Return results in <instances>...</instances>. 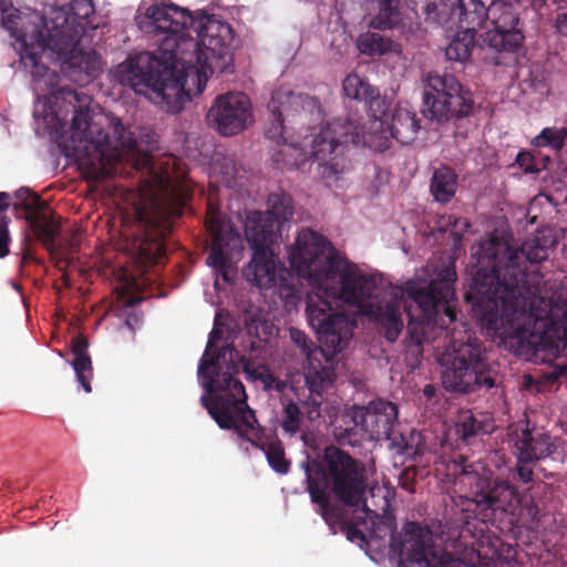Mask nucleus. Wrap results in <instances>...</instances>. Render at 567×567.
<instances>
[{"label": "nucleus", "mask_w": 567, "mask_h": 567, "mask_svg": "<svg viewBox=\"0 0 567 567\" xmlns=\"http://www.w3.org/2000/svg\"><path fill=\"white\" fill-rule=\"evenodd\" d=\"M384 124V122L382 121ZM375 133L367 134L363 126L348 117H337L328 121L321 127V178L338 181L340 175L349 168L346 152L349 145H363L375 150L389 147L388 137L383 135L384 126L375 128ZM386 131L401 144L413 142L420 131V120L416 113L408 105L399 104L386 124Z\"/></svg>", "instance_id": "423d86ee"}, {"label": "nucleus", "mask_w": 567, "mask_h": 567, "mask_svg": "<svg viewBox=\"0 0 567 567\" xmlns=\"http://www.w3.org/2000/svg\"><path fill=\"white\" fill-rule=\"evenodd\" d=\"M301 411L297 403L289 402L282 413L281 426L285 432L296 434L300 429Z\"/></svg>", "instance_id": "37998d69"}, {"label": "nucleus", "mask_w": 567, "mask_h": 567, "mask_svg": "<svg viewBox=\"0 0 567 567\" xmlns=\"http://www.w3.org/2000/svg\"><path fill=\"white\" fill-rule=\"evenodd\" d=\"M94 12L95 8L92 0H73L70 3V13L56 17L52 28H63L66 24L81 25L84 32L86 24H91L89 19Z\"/></svg>", "instance_id": "473e14b6"}, {"label": "nucleus", "mask_w": 567, "mask_h": 567, "mask_svg": "<svg viewBox=\"0 0 567 567\" xmlns=\"http://www.w3.org/2000/svg\"><path fill=\"white\" fill-rule=\"evenodd\" d=\"M457 189V175L447 166H441L433 173L430 190L436 202L449 203Z\"/></svg>", "instance_id": "7c9ffc66"}, {"label": "nucleus", "mask_w": 567, "mask_h": 567, "mask_svg": "<svg viewBox=\"0 0 567 567\" xmlns=\"http://www.w3.org/2000/svg\"><path fill=\"white\" fill-rule=\"evenodd\" d=\"M208 390L214 393L210 402L206 396L200 401L208 414L223 430H234L236 434L252 446L261 450L269 466L278 474H287L290 461L286 458L282 442L279 439L264 442V429L260 426L255 411L247 403V394L240 380L227 377L221 381H210Z\"/></svg>", "instance_id": "0eeeda50"}, {"label": "nucleus", "mask_w": 567, "mask_h": 567, "mask_svg": "<svg viewBox=\"0 0 567 567\" xmlns=\"http://www.w3.org/2000/svg\"><path fill=\"white\" fill-rule=\"evenodd\" d=\"M244 372L252 380L260 381L267 391H284L285 383L275 377L265 364H257L251 357L241 355L239 359Z\"/></svg>", "instance_id": "72a5a7b5"}, {"label": "nucleus", "mask_w": 567, "mask_h": 567, "mask_svg": "<svg viewBox=\"0 0 567 567\" xmlns=\"http://www.w3.org/2000/svg\"><path fill=\"white\" fill-rule=\"evenodd\" d=\"M402 547L408 560L404 567H518L507 557L496 553L488 556L475 548H465L455 559L435 546L433 533L420 524L408 525Z\"/></svg>", "instance_id": "9b49d317"}, {"label": "nucleus", "mask_w": 567, "mask_h": 567, "mask_svg": "<svg viewBox=\"0 0 567 567\" xmlns=\"http://www.w3.org/2000/svg\"><path fill=\"white\" fill-rule=\"evenodd\" d=\"M82 35L81 25L51 28L45 37L38 32L37 42L18 41L16 50L32 76L34 115L60 134V146L66 156L74 157L85 179L102 182L115 174L116 164L134 155L136 141L125 137L120 118L107 120L106 130L92 121V97L71 86L59 87V73L41 62L42 53L49 49L62 60L69 76H95L101 69L100 56L94 50L79 48Z\"/></svg>", "instance_id": "f257e3e1"}, {"label": "nucleus", "mask_w": 567, "mask_h": 567, "mask_svg": "<svg viewBox=\"0 0 567 567\" xmlns=\"http://www.w3.org/2000/svg\"><path fill=\"white\" fill-rule=\"evenodd\" d=\"M251 261L248 266L255 285L259 288H270L277 278V261L270 247H254Z\"/></svg>", "instance_id": "cd10ccee"}, {"label": "nucleus", "mask_w": 567, "mask_h": 567, "mask_svg": "<svg viewBox=\"0 0 567 567\" xmlns=\"http://www.w3.org/2000/svg\"><path fill=\"white\" fill-rule=\"evenodd\" d=\"M320 312H321V317H322L323 312H324L323 308L320 309Z\"/></svg>", "instance_id": "6e6d98bb"}, {"label": "nucleus", "mask_w": 567, "mask_h": 567, "mask_svg": "<svg viewBox=\"0 0 567 567\" xmlns=\"http://www.w3.org/2000/svg\"><path fill=\"white\" fill-rule=\"evenodd\" d=\"M290 340L301 350L305 354L306 360L303 362V374L306 384L309 388L311 394H319V369L316 364L315 353L317 348L310 338L301 330L297 328H290L289 330Z\"/></svg>", "instance_id": "c85d7f7f"}, {"label": "nucleus", "mask_w": 567, "mask_h": 567, "mask_svg": "<svg viewBox=\"0 0 567 567\" xmlns=\"http://www.w3.org/2000/svg\"><path fill=\"white\" fill-rule=\"evenodd\" d=\"M177 159L165 156L154 159L150 155L143 158V168L153 177L159 192L148 197L142 196L134 205L133 249L143 264H158L165 256V238L171 234L176 218L183 215L188 200L189 189L174 183Z\"/></svg>", "instance_id": "39448f33"}, {"label": "nucleus", "mask_w": 567, "mask_h": 567, "mask_svg": "<svg viewBox=\"0 0 567 567\" xmlns=\"http://www.w3.org/2000/svg\"><path fill=\"white\" fill-rule=\"evenodd\" d=\"M321 481L346 504L357 506L367 487L364 466L334 446L324 449Z\"/></svg>", "instance_id": "ddd939ff"}, {"label": "nucleus", "mask_w": 567, "mask_h": 567, "mask_svg": "<svg viewBox=\"0 0 567 567\" xmlns=\"http://www.w3.org/2000/svg\"><path fill=\"white\" fill-rule=\"evenodd\" d=\"M87 349L89 341L85 336L79 334L72 339L71 350L74 355L72 367L79 383L86 393H90L92 391L91 378L93 375V367Z\"/></svg>", "instance_id": "c756f323"}, {"label": "nucleus", "mask_w": 567, "mask_h": 567, "mask_svg": "<svg viewBox=\"0 0 567 567\" xmlns=\"http://www.w3.org/2000/svg\"><path fill=\"white\" fill-rule=\"evenodd\" d=\"M398 419L395 404L384 400L370 402L367 406H358L352 411L351 422L360 427L369 440L391 439Z\"/></svg>", "instance_id": "aec40b11"}, {"label": "nucleus", "mask_w": 567, "mask_h": 567, "mask_svg": "<svg viewBox=\"0 0 567 567\" xmlns=\"http://www.w3.org/2000/svg\"><path fill=\"white\" fill-rule=\"evenodd\" d=\"M247 334L252 338L247 346L250 353L259 352L264 349L265 343L271 336L274 324L258 317H249L245 321Z\"/></svg>", "instance_id": "e433bc0d"}, {"label": "nucleus", "mask_w": 567, "mask_h": 567, "mask_svg": "<svg viewBox=\"0 0 567 567\" xmlns=\"http://www.w3.org/2000/svg\"><path fill=\"white\" fill-rule=\"evenodd\" d=\"M268 209L265 212L278 221V226L293 216V203L289 194L282 189L270 193L267 199Z\"/></svg>", "instance_id": "4c0bfd02"}, {"label": "nucleus", "mask_w": 567, "mask_h": 567, "mask_svg": "<svg viewBox=\"0 0 567 567\" xmlns=\"http://www.w3.org/2000/svg\"><path fill=\"white\" fill-rule=\"evenodd\" d=\"M320 502H321V517L326 520V523L330 524L331 516L327 509L328 501L322 491H321Z\"/></svg>", "instance_id": "09e8293b"}, {"label": "nucleus", "mask_w": 567, "mask_h": 567, "mask_svg": "<svg viewBox=\"0 0 567 567\" xmlns=\"http://www.w3.org/2000/svg\"><path fill=\"white\" fill-rule=\"evenodd\" d=\"M320 302H321V305L323 303V299L322 298L320 299ZM324 305H327L329 307V309H331L330 305H328L327 302H324Z\"/></svg>", "instance_id": "5fc2aeb1"}, {"label": "nucleus", "mask_w": 567, "mask_h": 567, "mask_svg": "<svg viewBox=\"0 0 567 567\" xmlns=\"http://www.w3.org/2000/svg\"><path fill=\"white\" fill-rule=\"evenodd\" d=\"M223 334V330L217 327V322L215 321V326L209 333L205 353L198 365V375L204 380L203 385L208 393V395H205L207 402H210L215 393L208 390L207 384L210 381H221L227 377L231 378L233 380H238L237 378H234L229 372H223L220 364V361L225 360L227 354H229L230 360L233 359V352L235 351V348L231 344H226L214 351L216 343L221 340Z\"/></svg>", "instance_id": "5701e85b"}, {"label": "nucleus", "mask_w": 567, "mask_h": 567, "mask_svg": "<svg viewBox=\"0 0 567 567\" xmlns=\"http://www.w3.org/2000/svg\"><path fill=\"white\" fill-rule=\"evenodd\" d=\"M400 0H378L379 11L371 19L370 27L378 30L391 29L399 21Z\"/></svg>", "instance_id": "58836bf2"}, {"label": "nucleus", "mask_w": 567, "mask_h": 567, "mask_svg": "<svg viewBox=\"0 0 567 567\" xmlns=\"http://www.w3.org/2000/svg\"><path fill=\"white\" fill-rule=\"evenodd\" d=\"M400 484L403 488H405L406 491H412V487H411V484L408 482V472H404L401 476H400Z\"/></svg>", "instance_id": "8fccbe9b"}, {"label": "nucleus", "mask_w": 567, "mask_h": 567, "mask_svg": "<svg viewBox=\"0 0 567 567\" xmlns=\"http://www.w3.org/2000/svg\"><path fill=\"white\" fill-rule=\"evenodd\" d=\"M11 241L8 221L0 218V258L9 255V244Z\"/></svg>", "instance_id": "c03bdc74"}, {"label": "nucleus", "mask_w": 567, "mask_h": 567, "mask_svg": "<svg viewBox=\"0 0 567 567\" xmlns=\"http://www.w3.org/2000/svg\"><path fill=\"white\" fill-rule=\"evenodd\" d=\"M470 481H475L473 502L481 512H507L517 501V491L506 481L489 482L477 474L464 472Z\"/></svg>", "instance_id": "412c9836"}, {"label": "nucleus", "mask_w": 567, "mask_h": 567, "mask_svg": "<svg viewBox=\"0 0 567 567\" xmlns=\"http://www.w3.org/2000/svg\"><path fill=\"white\" fill-rule=\"evenodd\" d=\"M475 271L466 300L473 316L505 344L520 354L537 344L534 327L544 323V339L557 349L567 347V286L551 292L538 271L528 272L526 262L548 257V245L538 236L527 238L518 249L493 237L475 251Z\"/></svg>", "instance_id": "f03ea898"}, {"label": "nucleus", "mask_w": 567, "mask_h": 567, "mask_svg": "<svg viewBox=\"0 0 567 567\" xmlns=\"http://www.w3.org/2000/svg\"><path fill=\"white\" fill-rule=\"evenodd\" d=\"M138 28L157 38V51L118 64V80L135 91L151 89L167 112H179L186 99L202 94L209 75L235 70L233 29L213 16L195 17L173 4H152Z\"/></svg>", "instance_id": "7ed1b4c3"}, {"label": "nucleus", "mask_w": 567, "mask_h": 567, "mask_svg": "<svg viewBox=\"0 0 567 567\" xmlns=\"http://www.w3.org/2000/svg\"><path fill=\"white\" fill-rule=\"evenodd\" d=\"M455 427L457 436L465 442L477 434H487L493 431V424L488 416L481 415L478 419L471 410L460 412Z\"/></svg>", "instance_id": "2f4dec72"}, {"label": "nucleus", "mask_w": 567, "mask_h": 567, "mask_svg": "<svg viewBox=\"0 0 567 567\" xmlns=\"http://www.w3.org/2000/svg\"><path fill=\"white\" fill-rule=\"evenodd\" d=\"M354 321L344 312L337 311L321 318V355L329 365H321V389L323 384H332L336 379L339 361L334 357L342 351L352 337Z\"/></svg>", "instance_id": "a211bd4d"}, {"label": "nucleus", "mask_w": 567, "mask_h": 567, "mask_svg": "<svg viewBox=\"0 0 567 567\" xmlns=\"http://www.w3.org/2000/svg\"><path fill=\"white\" fill-rule=\"evenodd\" d=\"M333 411V415L331 414L330 411L327 412L329 417L331 419V433L333 434L338 442L342 444H351L352 429L343 426V424L348 423V414H346L341 409L334 408Z\"/></svg>", "instance_id": "79ce46f5"}, {"label": "nucleus", "mask_w": 567, "mask_h": 567, "mask_svg": "<svg viewBox=\"0 0 567 567\" xmlns=\"http://www.w3.org/2000/svg\"><path fill=\"white\" fill-rule=\"evenodd\" d=\"M392 40L375 32H367L358 39V48L363 54L382 55L392 50Z\"/></svg>", "instance_id": "ea45409f"}, {"label": "nucleus", "mask_w": 567, "mask_h": 567, "mask_svg": "<svg viewBox=\"0 0 567 567\" xmlns=\"http://www.w3.org/2000/svg\"><path fill=\"white\" fill-rule=\"evenodd\" d=\"M288 259L290 269L298 278L305 279L311 286L308 295L307 310L310 324L319 340V307L315 303L313 297L319 298V234L309 228L301 229L289 248Z\"/></svg>", "instance_id": "4468645a"}, {"label": "nucleus", "mask_w": 567, "mask_h": 567, "mask_svg": "<svg viewBox=\"0 0 567 567\" xmlns=\"http://www.w3.org/2000/svg\"><path fill=\"white\" fill-rule=\"evenodd\" d=\"M456 272L444 268L429 284L416 277L404 288L383 282L375 275H363L343 252L321 236V290L327 297L341 301L358 313L378 321L388 341L399 338L403 321L400 307L405 296L409 316L406 352L414 361L423 354V341L434 328L446 329L456 320L452 301Z\"/></svg>", "instance_id": "20e7f679"}, {"label": "nucleus", "mask_w": 567, "mask_h": 567, "mask_svg": "<svg viewBox=\"0 0 567 567\" xmlns=\"http://www.w3.org/2000/svg\"><path fill=\"white\" fill-rule=\"evenodd\" d=\"M487 8L482 0H457L451 9L450 20L460 30L476 32L486 23Z\"/></svg>", "instance_id": "bb28decb"}, {"label": "nucleus", "mask_w": 567, "mask_h": 567, "mask_svg": "<svg viewBox=\"0 0 567 567\" xmlns=\"http://www.w3.org/2000/svg\"><path fill=\"white\" fill-rule=\"evenodd\" d=\"M566 370H567V369H565V368H560V369H559V372H558V371H557V369H555V370L553 371V373H551V374H553V378H554V379H557L559 375L565 374V373H566Z\"/></svg>", "instance_id": "603ef678"}, {"label": "nucleus", "mask_w": 567, "mask_h": 567, "mask_svg": "<svg viewBox=\"0 0 567 567\" xmlns=\"http://www.w3.org/2000/svg\"><path fill=\"white\" fill-rule=\"evenodd\" d=\"M524 0H494L487 7L486 23L491 30L483 35V42L495 51H514L523 40Z\"/></svg>", "instance_id": "2eb2a0df"}, {"label": "nucleus", "mask_w": 567, "mask_h": 567, "mask_svg": "<svg viewBox=\"0 0 567 567\" xmlns=\"http://www.w3.org/2000/svg\"><path fill=\"white\" fill-rule=\"evenodd\" d=\"M475 33L467 30H460L445 49V56L450 61L465 62L470 59L474 48Z\"/></svg>", "instance_id": "c9c22d12"}, {"label": "nucleus", "mask_w": 567, "mask_h": 567, "mask_svg": "<svg viewBox=\"0 0 567 567\" xmlns=\"http://www.w3.org/2000/svg\"><path fill=\"white\" fill-rule=\"evenodd\" d=\"M423 393H424L425 396L432 398L435 394V389H434L433 385H430V384L425 385L424 390H423Z\"/></svg>", "instance_id": "3c124183"}, {"label": "nucleus", "mask_w": 567, "mask_h": 567, "mask_svg": "<svg viewBox=\"0 0 567 567\" xmlns=\"http://www.w3.org/2000/svg\"><path fill=\"white\" fill-rule=\"evenodd\" d=\"M19 203L14 204L17 215L24 218L35 237L44 245H52L59 233V224L53 218L49 205L35 193L27 188L17 192Z\"/></svg>", "instance_id": "6ab92c4d"}, {"label": "nucleus", "mask_w": 567, "mask_h": 567, "mask_svg": "<svg viewBox=\"0 0 567 567\" xmlns=\"http://www.w3.org/2000/svg\"><path fill=\"white\" fill-rule=\"evenodd\" d=\"M390 449L394 451L398 455L404 456L406 458H414L423 447L422 435L420 432L415 430H410L409 433H400L391 435Z\"/></svg>", "instance_id": "f704fd0d"}, {"label": "nucleus", "mask_w": 567, "mask_h": 567, "mask_svg": "<svg viewBox=\"0 0 567 567\" xmlns=\"http://www.w3.org/2000/svg\"><path fill=\"white\" fill-rule=\"evenodd\" d=\"M343 92L352 100L364 102L373 117L375 128L383 127L382 117L386 112V102L377 87L355 73L348 74L343 80Z\"/></svg>", "instance_id": "b1692460"}, {"label": "nucleus", "mask_w": 567, "mask_h": 567, "mask_svg": "<svg viewBox=\"0 0 567 567\" xmlns=\"http://www.w3.org/2000/svg\"><path fill=\"white\" fill-rule=\"evenodd\" d=\"M9 200H10L9 194L1 192L0 193V218H2L3 220H7L8 223H9V218L6 216L4 213L10 206Z\"/></svg>", "instance_id": "de8ad7c7"}, {"label": "nucleus", "mask_w": 567, "mask_h": 567, "mask_svg": "<svg viewBox=\"0 0 567 567\" xmlns=\"http://www.w3.org/2000/svg\"><path fill=\"white\" fill-rule=\"evenodd\" d=\"M301 439L305 445V460L300 462V467L305 471L311 502L319 505V442L315 432H305Z\"/></svg>", "instance_id": "a878e982"}, {"label": "nucleus", "mask_w": 567, "mask_h": 567, "mask_svg": "<svg viewBox=\"0 0 567 567\" xmlns=\"http://www.w3.org/2000/svg\"><path fill=\"white\" fill-rule=\"evenodd\" d=\"M460 333V338L453 333L449 346L437 358L443 389L458 394L492 389L495 379L491 374L484 344L466 331Z\"/></svg>", "instance_id": "1a4fd4ad"}, {"label": "nucleus", "mask_w": 567, "mask_h": 567, "mask_svg": "<svg viewBox=\"0 0 567 567\" xmlns=\"http://www.w3.org/2000/svg\"><path fill=\"white\" fill-rule=\"evenodd\" d=\"M362 502L363 507L354 511L351 520H342L340 523L341 532L346 537L357 544L360 548L367 549L370 546L381 548L384 546L386 538L394 553L401 557L400 567H404L408 563L406 555L402 551V543L405 540L406 527L410 523L405 524L400 539L394 537V524L391 517L381 516V513H386L390 507L388 498V491L382 486L373 485L367 491L359 501ZM411 524H415L411 522Z\"/></svg>", "instance_id": "9d476101"}, {"label": "nucleus", "mask_w": 567, "mask_h": 567, "mask_svg": "<svg viewBox=\"0 0 567 567\" xmlns=\"http://www.w3.org/2000/svg\"><path fill=\"white\" fill-rule=\"evenodd\" d=\"M280 231L278 221L269 214L254 210L247 215L245 236L250 247H269Z\"/></svg>", "instance_id": "393cba45"}, {"label": "nucleus", "mask_w": 567, "mask_h": 567, "mask_svg": "<svg viewBox=\"0 0 567 567\" xmlns=\"http://www.w3.org/2000/svg\"><path fill=\"white\" fill-rule=\"evenodd\" d=\"M315 106V100L305 94H295L287 90H276L268 102L269 118L265 128L268 140L280 148L272 154V161L278 167L306 171L310 159L319 154V132L316 127L308 128L309 133L301 136L298 144H288L285 121L289 116Z\"/></svg>", "instance_id": "6e6552de"}, {"label": "nucleus", "mask_w": 567, "mask_h": 567, "mask_svg": "<svg viewBox=\"0 0 567 567\" xmlns=\"http://www.w3.org/2000/svg\"><path fill=\"white\" fill-rule=\"evenodd\" d=\"M567 138V128L565 127H545L534 137L533 144L538 147L549 146L555 151H560Z\"/></svg>", "instance_id": "a19ab883"}, {"label": "nucleus", "mask_w": 567, "mask_h": 567, "mask_svg": "<svg viewBox=\"0 0 567 567\" xmlns=\"http://www.w3.org/2000/svg\"><path fill=\"white\" fill-rule=\"evenodd\" d=\"M140 301H141V299H132V300L128 301V305L130 306H135Z\"/></svg>", "instance_id": "864d4df0"}, {"label": "nucleus", "mask_w": 567, "mask_h": 567, "mask_svg": "<svg viewBox=\"0 0 567 567\" xmlns=\"http://www.w3.org/2000/svg\"><path fill=\"white\" fill-rule=\"evenodd\" d=\"M208 125L223 136H234L252 123L249 97L241 92L218 95L206 115Z\"/></svg>", "instance_id": "f3484780"}, {"label": "nucleus", "mask_w": 567, "mask_h": 567, "mask_svg": "<svg viewBox=\"0 0 567 567\" xmlns=\"http://www.w3.org/2000/svg\"><path fill=\"white\" fill-rule=\"evenodd\" d=\"M556 28L559 34L567 37V11L557 14L556 17Z\"/></svg>", "instance_id": "49530a36"}, {"label": "nucleus", "mask_w": 567, "mask_h": 567, "mask_svg": "<svg viewBox=\"0 0 567 567\" xmlns=\"http://www.w3.org/2000/svg\"><path fill=\"white\" fill-rule=\"evenodd\" d=\"M423 103V115L440 123L470 115L474 105L470 91L449 73L427 74Z\"/></svg>", "instance_id": "f8f14e48"}, {"label": "nucleus", "mask_w": 567, "mask_h": 567, "mask_svg": "<svg viewBox=\"0 0 567 567\" xmlns=\"http://www.w3.org/2000/svg\"><path fill=\"white\" fill-rule=\"evenodd\" d=\"M512 441L517 450L518 458L523 462L545 458L555 450L549 434L542 427H530L528 422H519L515 425Z\"/></svg>", "instance_id": "4be33fe9"}, {"label": "nucleus", "mask_w": 567, "mask_h": 567, "mask_svg": "<svg viewBox=\"0 0 567 567\" xmlns=\"http://www.w3.org/2000/svg\"><path fill=\"white\" fill-rule=\"evenodd\" d=\"M205 225L212 236L210 251L207 264L228 281L230 268V254L241 247L239 233L233 227L220 209L210 200L207 203Z\"/></svg>", "instance_id": "dca6fc26"}, {"label": "nucleus", "mask_w": 567, "mask_h": 567, "mask_svg": "<svg viewBox=\"0 0 567 567\" xmlns=\"http://www.w3.org/2000/svg\"><path fill=\"white\" fill-rule=\"evenodd\" d=\"M530 462H523L518 458L517 475L523 483H529L533 481V468L529 465Z\"/></svg>", "instance_id": "a18cd8bd"}]
</instances>
